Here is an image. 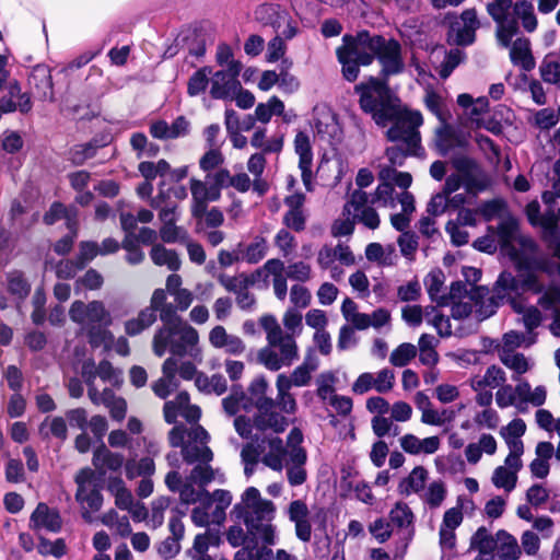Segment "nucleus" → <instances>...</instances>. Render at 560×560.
Here are the masks:
<instances>
[{
  "label": "nucleus",
  "mask_w": 560,
  "mask_h": 560,
  "mask_svg": "<svg viewBox=\"0 0 560 560\" xmlns=\"http://www.w3.org/2000/svg\"><path fill=\"white\" fill-rule=\"evenodd\" d=\"M336 56L348 82H354L360 75V67L371 66L375 59L382 66L378 77L369 75L354 85L353 92L359 95L360 109L370 115L375 125L384 128L392 122L385 133L388 141L398 142L423 125L421 112L401 106V100L388 82L392 75L405 70L401 45L397 39H386L368 30L358 31L354 35L345 34Z\"/></svg>",
  "instance_id": "nucleus-1"
},
{
  "label": "nucleus",
  "mask_w": 560,
  "mask_h": 560,
  "mask_svg": "<svg viewBox=\"0 0 560 560\" xmlns=\"http://www.w3.org/2000/svg\"><path fill=\"white\" fill-rule=\"evenodd\" d=\"M177 310L176 305L168 303L159 311L163 327L155 331L152 348L160 358L165 354L167 347L173 355L184 357L187 347L195 346L199 340L198 331L183 322Z\"/></svg>",
  "instance_id": "nucleus-2"
},
{
  "label": "nucleus",
  "mask_w": 560,
  "mask_h": 560,
  "mask_svg": "<svg viewBox=\"0 0 560 560\" xmlns=\"http://www.w3.org/2000/svg\"><path fill=\"white\" fill-rule=\"evenodd\" d=\"M517 242L522 249L514 252V256L510 260L518 276H522L524 271L550 273V260L544 256H535L539 252V245L535 240L529 236H520Z\"/></svg>",
  "instance_id": "nucleus-3"
},
{
  "label": "nucleus",
  "mask_w": 560,
  "mask_h": 560,
  "mask_svg": "<svg viewBox=\"0 0 560 560\" xmlns=\"http://www.w3.org/2000/svg\"><path fill=\"white\" fill-rule=\"evenodd\" d=\"M451 163L457 175L463 178L468 194L481 192L489 188L490 179L475 159L467 155L453 156Z\"/></svg>",
  "instance_id": "nucleus-4"
},
{
  "label": "nucleus",
  "mask_w": 560,
  "mask_h": 560,
  "mask_svg": "<svg viewBox=\"0 0 560 560\" xmlns=\"http://www.w3.org/2000/svg\"><path fill=\"white\" fill-rule=\"evenodd\" d=\"M521 279L513 276L511 271L503 270L500 272L494 290L499 293L503 292H513L520 295V290L523 291H532L533 293H541L544 290V285L539 280V277L536 272L524 271L522 276H518Z\"/></svg>",
  "instance_id": "nucleus-5"
},
{
  "label": "nucleus",
  "mask_w": 560,
  "mask_h": 560,
  "mask_svg": "<svg viewBox=\"0 0 560 560\" xmlns=\"http://www.w3.org/2000/svg\"><path fill=\"white\" fill-rule=\"evenodd\" d=\"M442 125L435 129L434 132V148L440 156L445 158L453 149H467V139L457 132L455 128L447 122L442 121Z\"/></svg>",
  "instance_id": "nucleus-6"
},
{
  "label": "nucleus",
  "mask_w": 560,
  "mask_h": 560,
  "mask_svg": "<svg viewBox=\"0 0 560 560\" xmlns=\"http://www.w3.org/2000/svg\"><path fill=\"white\" fill-rule=\"evenodd\" d=\"M255 20L264 27H271L276 33L291 20L289 12L278 3L265 2L254 11Z\"/></svg>",
  "instance_id": "nucleus-7"
},
{
  "label": "nucleus",
  "mask_w": 560,
  "mask_h": 560,
  "mask_svg": "<svg viewBox=\"0 0 560 560\" xmlns=\"http://www.w3.org/2000/svg\"><path fill=\"white\" fill-rule=\"evenodd\" d=\"M43 527L50 533H59L62 528V518L58 510L39 502L31 514L30 528L37 532Z\"/></svg>",
  "instance_id": "nucleus-8"
},
{
  "label": "nucleus",
  "mask_w": 560,
  "mask_h": 560,
  "mask_svg": "<svg viewBox=\"0 0 560 560\" xmlns=\"http://www.w3.org/2000/svg\"><path fill=\"white\" fill-rule=\"evenodd\" d=\"M518 230L520 223L513 215H509L505 220L501 221L497 229L500 247L510 259L514 256V252L520 250L513 244Z\"/></svg>",
  "instance_id": "nucleus-9"
},
{
  "label": "nucleus",
  "mask_w": 560,
  "mask_h": 560,
  "mask_svg": "<svg viewBox=\"0 0 560 560\" xmlns=\"http://www.w3.org/2000/svg\"><path fill=\"white\" fill-rule=\"evenodd\" d=\"M510 58L514 65L521 66L524 71L535 68V58L530 50V42L527 38H517L510 50Z\"/></svg>",
  "instance_id": "nucleus-10"
},
{
  "label": "nucleus",
  "mask_w": 560,
  "mask_h": 560,
  "mask_svg": "<svg viewBox=\"0 0 560 560\" xmlns=\"http://www.w3.org/2000/svg\"><path fill=\"white\" fill-rule=\"evenodd\" d=\"M125 457L120 453L109 451L104 443L96 447L93 454L92 463L94 467L102 470L104 467L117 471L124 465Z\"/></svg>",
  "instance_id": "nucleus-11"
},
{
  "label": "nucleus",
  "mask_w": 560,
  "mask_h": 560,
  "mask_svg": "<svg viewBox=\"0 0 560 560\" xmlns=\"http://www.w3.org/2000/svg\"><path fill=\"white\" fill-rule=\"evenodd\" d=\"M7 290L19 302H23L28 298L32 285L22 270L14 269L7 275Z\"/></svg>",
  "instance_id": "nucleus-12"
},
{
  "label": "nucleus",
  "mask_w": 560,
  "mask_h": 560,
  "mask_svg": "<svg viewBox=\"0 0 560 560\" xmlns=\"http://www.w3.org/2000/svg\"><path fill=\"white\" fill-rule=\"evenodd\" d=\"M497 536V548L502 560H518L521 548L516 538L505 529H499Z\"/></svg>",
  "instance_id": "nucleus-13"
},
{
  "label": "nucleus",
  "mask_w": 560,
  "mask_h": 560,
  "mask_svg": "<svg viewBox=\"0 0 560 560\" xmlns=\"http://www.w3.org/2000/svg\"><path fill=\"white\" fill-rule=\"evenodd\" d=\"M427 478V469L423 466H416L407 477L400 480L398 492L402 495H409L412 492L418 493L424 488Z\"/></svg>",
  "instance_id": "nucleus-14"
},
{
  "label": "nucleus",
  "mask_w": 560,
  "mask_h": 560,
  "mask_svg": "<svg viewBox=\"0 0 560 560\" xmlns=\"http://www.w3.org/2000/svg\"><path fill=\"white\" fill-rule=\"evenodd\" d=\"M156 320V313L150 307L141 310L136 318L128 319L125 323V331L133 337L141 334L144 329L152 326Z\"/></svg>",
  "instance_id": "nucleus-15"
},
{
  "label": "nucleus",
  "mask_w": 560,
  "mask_h": 560,
  "mask_svg": "<svg viewBox=\"0 0 560 560\" xmlns=\"http://www.w3.org/2000/svg\"><path fill=\"white\" fill-rule=\"evenodd\" d=\"M150 257L154 265L164 266L172 271H177L180 268V259L177 253L173 249H167L161 244H155L150 250Z\"/></svg>",
  "instance_id": "nucleus-16"
},
{
  "label": "nucleus",
  "mask_w": 560,
  "mask_h": 560,
  "mask_svg": "<svg viewBox=\"0 0 560 560\" xmlns=\"http://www.w3.org/2000/svg\"><path fill=\"white\" fill-rule=\"evenodd\" d=\"M515 19L522 21V25L526 32L532 33L537 28L538 21L534 12V5L529 0L516 1L513 5Z\"/></svg>",
  "instance_id": "nucleus-17"
},
{
  "label": "nucleus",
  "mask_w": 560,
  "mask_h": 560,
  "mask_svg": "<svg viewBox=\"0 0 560 560\" xmlns=\"http://www.w3.org/2000/svg\"><path fill=\"white\" fill-rule=\"evenodd\" d=\"M225 70H219L213 74L210 95L214 100H224L229 96L231 90H235L234 80L229 77Z\"/></svg>",
  "instance_id": "nucleus-18"
},
{
  "label": "nucleus",
  "mask_w": 560,
  "mask_h": 560,
  "mask_svg": "<svg viewBox=\"0 0 560 560\" xmlns=\"http://www.w3.org/2000/svg\"><path fill=\"white\" fill-rule=\"evenodd\" d=\"M48 417L39 424L38 433L43 440H48L50 436L59 439L60 441H66L68 438V428L66 420L60 417H54L50 421L49 429L47 430L46 425L48 422Z\"/></svg>",
  "instance_id": "nucleus-19"
},
{
  "label": "nucleus",
  "mask_w": 560,
  "mask_h": 560,
  "mask_svg": "<svg viewBox=\"0 0 560 560\" xmlns=\"http://www.w3.org/2000/svg\"><path fill=\"white\" fill-rule=\"evenodd\" d=\"M182 456L184 462L188 465L196 462L208 464L213 459V452L207 445L198 446L187 443L182 450Z\"/></svg>",
  "instance_id": "nucleus-20"
},
{
  "label": "nucleus",
  "mask_w": 560,
  "mask_h": 560,
  "mask_svg": "<svg viewBox=\"0 0 560 560\" xmlns=\"http://www.w3.org/2000/svg\"><path fill=\"white\" fill-rule=\"evenodd\" d=\"M37 552L40 556L47 557L52 556L57 559L62 558L68 552V547L63 538H57L50 541L43 535H38Z\"/></svg>",
  "instance_id": "nucleus-21"
},
{
  "label": "nucleus",
  "mask_w": 560,
  "mask_h": 560,
  "mask_svg": "<svg viewBox=\"0 0 560 560\" xmlns=\"http://www.w3.org/2000/svg\"><path fill=\"white\" fill-rule=\"evenodd\" d=\"M470 548L477 549L480 555H490L497 548V537L490 535L485 526H480L471 537Z\"/></svg>",
  "instance_id": "nucleus-22"
},
{
  "label": "nucleus",
  "mask_w": 560,
  "mask_h": 560,
  "mask_svg": "<svg viewBox=\"0 0 560 560\" xmlns=\"http://www.w3.org/2000/svg\"><path fill=\"white\" fill-rule=\"evenodd\" d=\"M30 83L34 84L35 89L43 93V96H46L47 91L52 92L54 84L50 69L43 65L35 66L30 75Z\"/></svg>",
  "instance_id": "nucleus-23"
},
{
  "label": "nucleus",
  "mask_w": 560,
  "mask_h": 560,
  "mask_svg": "<svg viewBox=\"0 0 560 560\" xmlns=\"http://www.w3.org/2000/svg\"><path fill=\"white\" fill-rule=\"evenodd\" d=\"M203 500L202 503L206 506H210L213 501L217 502L218 511H220V520H225V510L232 502V494L230 491L224 489H217L213 493H210L206 489H202Z\"/></svg>",
  "instance_id": "nucleus-24"
},
{
  "label": "nucleus",
  "mask_w": 560,
  "mask_h": 560,
  "mask_svg": "<svg viewBox=\"0 0 560 560\" xmlns=\"http://www.w3.org/2000/svg\"><path fill=\"white\" fill-rule=\"evenodd\" d=\"M211 73L212 69L209 66H205L194 72L187 83V94L189 96H197L205 92L209 85V75Z\"/></svg>",
  "instance_id": "nucleus-25"
},
{
  "label": "nucleus",
  "mask_w": 560,
  "mask_h": 560,
  "mask_svg": "<svg viewBox=\"0 0 560 560\" xmlns=\"http://www.w3.org/2000/svg\"><path fill=\"white\" fill-rule=\"evenodd\" d=\"M103 500L104 498L98 487H94L89 493L85 491L80 500H77L81 504L85 503L89 508V510L84 509L81 513L85 522H92L91 512H98L103 505Z\"/></svg>",
  "instance_id": "nucleus-26"
},
{
  "label": "nucleus",
  "mask_w": 560,
  "mask_h": 560,
  "mask_svg": "<svg viewBox=\"0 0 560 560\" xmlns=\"http://www.w3.org/2000/svg\"><path fill=\"white\" fill-rule=\"evenodd\" d=\"M104 284V278L94 268H90L82 277L74 281V292L80 293L82 290L95 291L100 290Z\"/></svg>",
  "instance_id": "nucleus-27"
},
{
  "label": "nucleus",
  "mask_w": 560,
  "mask_h": 560,
  "mask_svg": "<svg viewBox=\"0 0 560 560\" xmlns=\"http://www.w3.org/2000/svg\"><path fill=\"white\" fill-rule=\"evenodd\" d=\"M510 304L516 313H524L523 322L527 331H532L540 325L541 313L537 307L530 306L529 308L524 311V307L516 302L515 298H510Z\"/></svg>",
  "instance_id": "nucleus-28"
},
{
  "label": "nucleus",
  "mask_w": 560,
  "mask_h": 560,
  "mask_svg": "<svg viewBox=\"0 0 560 560\" xmlns=\"http://www.w3.org/2000/svg\"><path fill=\"white\" fill-rule=\"evenodd\" d=\"M492 482L497 488H503L505 491H512L517 482V471L499 466L494 469Z\"/></svg>",
  "instance_id": "nucleus-29"
},
{
  "label": "nucleus",
  "mask_w": 560,
  "mask_h": 560,
  "mask_svg": "<svg viewBox=\"0 0 560 560\" xmlns=\"http://www.w3.org/2000/svg\"><path fill=\"white\" fill-rule=\"evenodd\" d=\"M244 523L248 528V532L254 534V532L259 533L262 541L267 546H272L276 542L275 528L271 524H261L256 522L252 515H246L244 518Z\"/></svg>",
  "instance_id": "nucleus-30"
},
{
  "label": "nucleus",
  "mask_w": 560,
  "mask_h": 560,
  "mask_svg": "<svg viewBox=\"0 0 560 560\" xmlns=\"http://www.w3.org/2000/svg\"><path fill=\"white\" fill-rule=\"evenodd\" d=\"M98 255V245L94 241H82L79 244V253L75 255L73 260L81 270H84L86 266Z\"/></svg>",
  "instance_id": "nucleus-31"
},
{
  "label": "nucleus",
  "mask_w": 560,
  "mask_h": 560,
  "mask_svg": "<svg viewBox=\"0 0 560 560\" xmlns=\"http://www.w3.org/2000/svg\"><path fill=\"white\" fill-rule=\"evenodd\" d=\"M417 355V348L412 343L404 342L393 350L389 361L394 366H406Z\"/></svg>",
  "instance_id": "nucleus-32"
},
{
  "label": "nucleus",
  "mask_w": 560,
  "mask_h": 560,
  "mask_svg": "<svg viewBox=\"0 0 560 560\" xmlns=\"http://www.w3.org/2000/svg\"><path fill=\"white\" fill-rule=\"evenodd\" d=\"M267 254V242L262 236H256L254 242L247 245L242 260L248 264L259 262Z\"/></svg>",
  "instance_id": "nucleus-33"
},
{
  "label": "nucleus",
  "mask_w": 560,
  "mask_h": 560,
  "mask_svg": "<svg viewBox=\"0 0 560 560\" xmlns=\"http://www.w3.org/2000/svg\"><path fill=\"white\" fill-rule=\"evenodd\" d=\"M508 208L506 201L502 198H494L491 200L483 201L478 208V212L486 222L492 221L495 217H499Z\"/></svg>",
  "instance_id": "nucleus-34"
},
{
  "label": "nucleus",
  "mask_w": 560,
  "mask_h": 560,
  "mask_svg": "<svg viewBox=\"0 0 560 560\" xmlns=\"http://www.w3.org/2000/svg\"><path fill=\"white\" fill-rule=\"evenodd\" d=\"M513 5L512 0H493V2L488 3L487 12L494 22L502 24L509 19Z\"/></svg>",
  "instance_id": "nucleus-35"
},
{
  "label": "nucleus",
  "mask_w": 560,
  "mask_h": 560,
  "mask_svg": "<svg viewBox=\"0 0 560 560\" xmlns=\"http://www.w3.org/2000/svg\"><path fill=\"white\" fill-rule=\"evenodd\" d=\"M114 335L110 330L102 328L101 326L92 325L88 330V341L92 348H98L105 345L108 349L113 343Z\"/></svg>",
  "instance_id": "nucleus-36"
},
{
  "label": "nucleus",
  "mask_w": 560,
  "mask_h": 560,
  "mask_svg": "<svg viewBox=\"0 0 560 560\" xmlns=\"http://www.w3.org/2000/svg\"><path fill=\"white\" fill-rule=\"evenodd\" d=\"M259 323L267 332V340L270 345L276 346L278 342L282 341V330L273 315H262L259 319Z\"/></svg>",
  "instance_id": "nucleus-37"
},
{
  "label": "nucleus",
  "mask_w": 560,
  "mask_h": 560,
  "mask_svg": "<svg viewBox=\"0 0 560 560\" xmlns=\"http://www.w3.org/2000/svg\"><path fill=\"white\" fill-rule=\"evenodd\" d=\"M389 518L393 524L402 528L412 524L413 513L406 503L398 502L390 510Z\"/></svg>",
  "instance_id": "nucleus-38"
},
{
  "label": "nucleus",
  "mask_w": 560,
  "mask_h": 560,
  "mask_svg": "<svg viewBox=\"0 0 560 560\" xmlns=\"http://www.w3.org/2000/svg\"><path fill=\"white\" fill-rule=\"evenodd\" d=\"M86 319L93 324H104L106 326L112 323L110 315L103 302L96 300L88 303Z\"/></svg>",
  "instance_id": "nucleus-39"
},
{
  "label": "nucleus",
  "mask_w": 560,
  "mask_h": 560,
  "mask_svg": "<svg viewBox=\"0 0 560 560\" xmlns=\"http://www.w3.org/2000/svg\"><path fill=\"white\" fill-rule=\"evenodd\" d=\"M446 497V488L442 480L429 485L425 493V502L431 509L439 508Z\"/></svg>",
  "instance_id": "nucleus-40"
},
{
  "label": "nucleus",
  "mask_w": 560,
  "mask_h": 560,
  "mask_svg": "<svg viewBox=\"0 0 560 560\" xmlns=\"http://www.w3.org/2000/svg\"><path fill=\"white\" fill-rule=\"evenodd\" d=\"M70 211L71 205L65 206L61 201H54L44 213L43 223L47 226H51L59 220L65 219Z\"/></svg>",
  "instance_id": "nucleus-41"
},
{
  "label": "nucleus",
  "mask_w": 560,
  "mask_h": 560,
  "mask_svg": "<svg viewBox=\"0 0 560 560\" xmlns=\"http://www.w3.org/2000/svg\"><path fill=\"white\" fill-rule=\"evenodd\" d=\"M464 58V52L457 48L447 51L444 61L441 65L440 77L442 79L448 78Z\"/></svg>",
  "instance_id": "nucleus-42"
},
{
  "label": "nucleus",
  "mask_w": 560,
  "mask_h": 560,
  "mask_svg": "<svg viewBox=\"0 0 560 560\" xmlns=\"http://www.w3.org/2000/svg\"><path fill=\"white\" fill-rule=\"evenodd\" d=\"M500 360L506 368L517 374H524L529 369L528 362L523 353H503Z\"/></svg>",
  "instance_id": "nucleus-43"
},
{
  "label": "nucleus",
  "mask_w": 560,
  "mask_h": 560,
  "mask_svg": "<svg viewBox=\"0 0 560 560\" xmlns=\"http://www.w3.org/2000/svg\"><path fill=\"white\" fill-rule=\"evenodd\" d=\"M424 104L428 110H430L441 122L447 120L445 113L442 109V97L438 92L434 90L427 91Z\"/></svg>",
  "instance_id": "nucleus-44"
},
{
  "label": "nucleus",
  "mask_w": 560,
  "mask_h": 560,
  "mask_svg": "<svg viewBox=\"0 0 560 560\" xmlns=\"http://www.w3.org/2000/svg\"><path fill=\"white\" fill-rule=\"evenodd\" d=\"M503 299V295L498 294L497 296L492 295L488 300L482 301L477 304L476 316L479 320H485L497 313L498 307L500 306V300Z\"/></svg>",
  "instance_id": "nucleus-45"
},
{
  "label": "nucleus",
  "mask_w": 560,
  "mask_h": 560,
  "mask_svg": "<svg viewBox=\"0 0 560 560\" xmlns=\"http://www.w3.org/2000/svg\"><path fill=\"white\" fill-rule=\"evenodd\" d=\"M318 368V360H313L312 365L301 364L294 369L291 378L294 386H305L311 381V373Z\"/></svg>",
  "instance_id": "nucleus-46"
},
{
  "label": "nucleus",
  "mask_w": 560,
  "mask_h": 560,
  "mask_svg": "<svg viewBox=\"0 0 560 560\" xmlns=\"http://www.w3.org/2000/svg\"><path fill=\"white\" fill-rule=\"evenodd\" d=\"M517 19H508L505 23L499 24L498 38L504 47L511 45L512 38L518 33Z\"/></svg>",
  "instance_id": "nucleus-47"
},
{
  "label": "nucleus",
  "mask_w": 560,
  "mask_h": 560,
  "mask_svg": "<svg viewBox=\"0 0 560 560\" xmlns=\"http://www.w3.org/2000/svg\"><path fill=\"white\" fill-rule=\"evenodd\" d=\"M369 530L380 544L387 541L393 533L390 523L386 522L383 517H378L371 523Z\"/></svg>",
  "instance_id": "nucleus-48"
},
{
  "label": "nucleus",
  "mask_w": 560,
  "mask_h": 560,
  "mask_svg": "<svg viewBox=\"0 0 560 560\" xmlns=\"http://www.w3.org/2000/svg\"><path fill=\"white\" fill-rule=\"evenodd\" d=\"M284 63H287V59H282L281 67H280V73H279V88L285 92V93H293L299 90L300 82L291 74L287 69H284Z\"/></svg>",
  "instance_id": "nucleus-49"
},
{
  "label": "nucleus",
  "mask_w": 560,
  "mask_h": 560,
  "mask_svg": "<svg viewBox=\"0 0 560 560\" xmlns=\"http://www.w3.org/2000/svg\"><path fill=\"white\" fill-rule=\"evenodd\" d=\"M390 174L394 175V183L399 188L408 189L411 186L412 176L408 172H398L395 168H383L380 172L378 177L382 180H386L390 176Z\"/></svg>",
  "instance_id": "nucleus-50"
},
{
  "label": "nucleus",
  "mask_w": 560,
  "mask_h": 560,
  "mask_svg": "<svg viewBox=\"0 0 560 560\" xmlns=\"http://www.w3.org/2000/svg\"><path fill=\"white\" fill-rule=\"evenodd\" d=\"M5 479L11 483L24 480V467L21 459L11 458L8 460L5 464Z\"/></svg>",
  "instance_id": "nucleus-51"
},
{
  "label": "nucleus",
  "mask_w": 560,
  "mask_h": 560,
  "mask_svg": "<svg viewBox=\"0 0 560 560\" xmlns=\"http://www.w3.org/2000/svg\"><path fill=\"white\" fill-rule=\"evenodd\" d=\"M445 230L451 235V242L454 246L460 247L468 243V232L460 230L457 222H454L453 220L447 221Z\"/></svg>",
  "instance_id": "nucleus-52"
},
{
  "label": "nucleus",
  "mask_w": 560,
  "mask_h": 560,
  "mask_svg": "<svg viewBox=\"0 0 560 560\" xmlns=\"http://www.w3.org/2000/svg\"><path fill=\"white\" fill-rule=\"evenodd\" d=\"M549 499V492L541 485L535 483L526 491L527 502L537 508L546 503Z\"/></svg>",
  "instance_id": "nucleus-53"
},
{
  "label": "nucleus",
  "mask_w": 560,
  "mask_h": 560,
  "mask_svg": "<svg viewBox=\"0 0 560 560\" xmlns=\"http://www.w3.org/2000/svg\"><path fill=\"white\" fill-rule=\"evenodd\" d=\"M223 163V156L222 153L214 148H210L209 151H207L199 161V166L202 171L209 172L218 167L220 164Z\"/></svg>",
  "instance_id": "nucleus-54"
},
{
  "label": "nucleus",
  "mask_w": 560,
  "mask_h": 560,
  "mask_svg": "<svg viewBox=\"0 0 560 560\" xmlns=\"http://www.w3.org/2000/svg\"><path fill=\"white\" fill-rule=\"evenodd\" d=\"M287 277L292 280L306 282L311 277V266L304 261L291 264L288 267Z\"/></svg>",
  "instance_id": "nucleus-55"
},
{
  "label": "nucleus",
  "mask_w": 560,
  "mask_h": 560,
  "mask_svg": "<svg viewBox=\"0 0 560 560\" xmlns=\"http://www.w3.org/2000/svg\"><path fill=\"white\" fill-rule=\"evenodd\" d=\"M8 386L14 393H20L23 387V374L16 365H8L4 372Z\"/></svg>",
  "instance_id": "nucleus-56"
},
{
  "label": "nucleus",
  "mask_w": 560,
  "mask_h": 560,
  "mask_svg": "<svg viewBox=\"0 0 560 560\" xmlns=\"http://www.w3.org/2000/svg\"><path fill=\"white\" fill-rule=\"evenodd\" d=\"M258 358L259 361L270 371L280 370L284 363L277 352L268 348L260 350Z\"/></svg>",
  "instance_id": "nucleus-57"
},
{
  "label": "nucleus",
  "mask_w": 560,
  "mask_h": 560,
  "mask_svg": "<svg viewBox=\"0 0 560 560\" xmlns=\"http://www.w3.org/2000/svg\"><path fill=\"white\" fill-rule=\"evenodd\" d=\"M79 271L75 261L72 259L60 260L56 267V277L61 280L73 279Z\"/></svg>",
  "instance_id": "nucleus-58"
},
{
  "label": "nucleus",
  "mask_w": 560,
  "mask_h": 560,
  "mask_svg": "<svg viewBox=\"0 0 560 560\" xmlns=\"http://www.w3.org/2000/svg\"><path fill=\"white\" fill-rule=\"evenodd\" d=\"M427 291L431 300H435L444 284V275L441 270L432 271L425 279Z\"/></svg>",
  "instance_id": "nucleus-59"
},
{
  "label": "nucleus",
  "mask_w": 560,
  "mask_h": 560,
  "mask_svg": "<svg viewBox=\"0 0 560 560\" xmlns=\"http://www.w3.org/2000/svg\"><path fill=\"white\" fill-rule=\"evenodd\" d=\"M558 116L551 108H542L535 115L536 125L544 130H549L558 124Z\"/></svg>",
  "instance_id": "nucleus-60"
},
{
  "label": "nucleus",
  "mask_w": 560,
  "mask_h": 560,
  "mask_svg": "<svg viewBox=\"0 0 560 560\" xmlns=\"http://www.w3.org/2000/svg\"><path fill=\"white\" fill-rule=\"evenodd\" d=\"M395 375L389 369H383L378 372L377 377L374 380V388L378 393H387L394 386Z\"/></svg>",
  "instance_id": "nucleus-61"
},
{
  "label": "nucleus",
  "mask_w": 560,
  "mask_h": 560,
  "mask_svg": "<svg viewBox=\"0 0 560 560\" xmlns=\"http://www.w3.org/2000/svg\"><path fill=\"white\" fill-rule=\"evenodd\" d=\"M26 409V400L21 393H14L10 396L7 412L10 418L22 417Z\"/></svg>",
  "instance_id": "nucleus-62"
},
{
  "label": "nucleus",
  "mask_w": 560,
  "mask_h": 560,
  "mask_svg": "<svg viewBox=\"0 0 560 560\" xmlns=\"http://www.w3.org/2000/svg\"><path fill=\"white\" fill-rule=\"evenodd\" d=\"M180 551V544L173 537H167L158 546V553L164 559L168 560L177 556Z\"/></svg>",
  "instance_id": "nucleus-63"
},
{
  "label": "nucleus",
  "mask_w": 560,
  "mask_h": 560,
  "mask_svg": "<svg viewBox=\"0 0 560 560\" xmlns=\"http://www.w3.org/2000/svg\"><path fill=\"white\" fill-rule=\"evenodd\" d=\"M540 75L547 83H557L560 80V63L545 60L540 66Z\"/></svg>",
  "instance_id": "nucleus-64"
}]
</instances>
